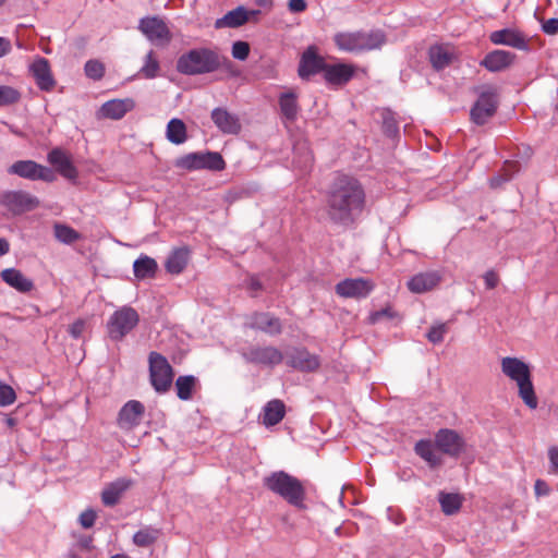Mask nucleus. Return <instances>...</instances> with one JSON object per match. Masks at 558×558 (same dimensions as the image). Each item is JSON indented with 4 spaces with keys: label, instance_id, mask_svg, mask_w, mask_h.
<instances>
[{
    "label": "nucleus",
    "instance_id": "f257e3e1",
    "mask_svg": "<svg viewBox=\"0 0 558 558\" xmlns=\"http://www.w3.org/2000/svg\"><path fill=\"white\" fill-rule=\"evenodd\" d=\"M365 193L353 177L340 174L332 182L327 195V214L336 223L348 226L361 213Z\"/></svg>",
    "mask_w": 558,
    "mask_h": 558
},
{
    "label": "nucleus",
    "instance_id": "f03ea898",
    "mask_svg": "<svg viewBox=\"0 0 558 558\" xmlns=\"http://www.w3.org/2000/svg\"><path fill=\"white\" fill-rule=\"evenodd\" d=\"M501 372L518 387V395L523 403L534 410L538 405V399L532 383L530 366L518 357L506 356L501 359Z\"/></svg>",
    "mask_w": 558,
    "mask_h": 558
},
{
    "label": "nucleus",
    "instance_id": "7ed1b4c3",
    "mask_svg": "<svg viewBox=\"0 0 558 558\" xmlns=\"http://www.w3.org/2000/svg\"><path fill=\"white\" fill-rule=\"evenodd\" d=\"M333 43L340 51L360 53L379 49L386 43V36L380 29L339 32L335 34Z\"/></svg>",
    "mask_w": 558,
    "mask_h": 558
},
{
    "label": "nucleus",
    "instance_id": "20e7f679",
    "mask_svg": "<svg viewBox=\"0 0 558 558\" xmlns=\"http://www.w3.org/2000/svg\"><path fill=\"white\" fill-rule=\"evenodd\" d=\"M221 66V57L209 48L192 49L177 61L178 72L185 75H197L217 71Z\"/></svg>",
    "mask_w": 558,
    "mask_h": 558
},
{
    "label": "nucleus",
    "instance_id": "39448f33",
    "mask_svg": "<svg viewBox=\"0 0 558 558\" xmlns=\"http://www.w3.org/2000/svg\"><path fill=\"white\" fill-rule=\"evenodd\" d=\"M264 485L291 506L304 508L305 488L299 478L284 471H277L264 478Z\"/></svg>",
    "mask_w": 558,
    "mask_h": 558
},
{
    "label": "nucleus",
    "instance_id": "423d86ee",
    "mask_svg": "<svg viewBox=\"0 0 558 558\" xmlns=\"http://www.w3.org/2000/svg\"><path fill=\"white\" fill-rule=\"evenodd\" d=\"M477 99L471 108L470 119L477 125H484L497 112L499 106V89L492 84L474 88Z\"/></svg>",
    "mask_w": 558,
    "mask_h": 558
},
{
    "label": "nucleus",
    "instance_id": "0eeeda50",
    "mask_svg": "<svg viewBox=\"0 0 558 558\" xmlns=\"http://www.w3.org/2000/svg\"><path fill=\"white\" fill-rule=\"evenodd\" d=\"M149 380L158 393H166L170 390L174 372L168 360L158 352H150L148 355Z\"/></svg>",
    "mask_w": 558,
    "mask_h": 558
},
{
    "label": "nucleus",
    "instance_id": "6e6552de",
    "mask_svg": "<svg viewBox=\"0 0 558 558\" xmlns=\"http://www.w3.org/2000/svg\"><path fill=\"white\" fill-rule=\"evenodd\" d=\"M138 323V313L131 306H122L107 322L108 336L113 341H121Z\"/></svg>",
    "mask_w": 558,
    "mask_h": 558
},
{
    "label": "nucleus",
    "instance_id": "1a4fd4ad",
    "mask_svg": "<svg viewBox=\"0 0 558 558\" xmlns=\"http://www.w3.org/2000/svg\"><path fill=\"white\" fill-rule=\"evenodd\" d=\"M8 172L32 181L40 180L44 182H53L57 179L52 169L39 165L34 160L15 161L9 167Z\"/></svg>",
    "mask_w": 558,
    "mask_h": 558
},
{
    "label": "nucleus",
    "instance_id": "9d476101",
    "mask_svg": "<svg viewBox=\"0 0 558 558\" xmlns=\"http://www.w3.org/2000/svg\"><path fill=\"white\" fill-rule=\"evenodd\" d=\"M29 73L40 90L50 93L54 89L57 81L46 58L37 56L29 64Z\"/></svg>",
    "mask_w": 558,
    "mask_h": 558
},
{
    "label": "nucleus",
    "instance_id": "9b49d317",
    "mask_svg": "<svg viewBox=\"0 0 558 558\" xmlns=\"http://www.w3.org/2000/svg\"><path fill=\"white\" fill-rule=\"evenodd\" d=\"M375 284L366 278H348L338 282L335 287L336 293L344 299L366 298L374 289Z\"/></svg>",
    "mask_w": 558,
    "mask_h": 558
},
{
    "label": "nucleus",
    "instance_id": "f8f14e48",
    "mask_svg": "<svg viewBox=\"0 0 558 558\" xmlns=\"http://www.w3.org/2000/svg\"><path fill=\"white\" fill-rule=\"evenodd\" d=\"M436 447L445 454L457 458L464 450V439L453 429L441 428L435 435Z\"/></svg>",
    "mask_w": 558,
    "mask_h": 558
},
{
    "label": "nucleus",
    "instance_id": "ddd939ff",
    "mask_svg": "<svg viewBox=\"0 0 558 558\" xmlns=\"http://www.w3.org/2000/svg\"><path fill=\"white\" fill-rule=\"evenodd\" d=\"M138 28L150 41L157 45H167L172 37L167 24L156 16L142 19Z\"/></svg>",
    "mask_w": 558,
    "mask_h": 558
},
{
    "label": "nucleus",
    "instance_id": "4468645a",
    "mask_svg": "<svg viewBox=\"0 0 558 558\" xmlns=\"http://www.w3.org/2000/svg\"><path fill=\"white\" fill-rule=\"evenodd\" d=\"M144 414V404L137 400H130L119 411L117 424L123 430H132L141 424Z\"/></svg>",
    "mask_w": 558,
    "mask_h": 558
},
{
    "label": "nucleus",
    "instance_id": "2eb2a0df",
    "mask_svg": "<svg viewBox=\"0 0 558 558\" xmlns=\"http://www.w3.org/2000/svg\"><path fill=\"white\" fill-rule=\"evenodd\" d=\"M326 65V60L317 53L316 47L310 46L301 57L298 72L300 77L305 80L317 73H324Z\"/></svg>",
    "mask_w": 558,
    "mask_h": 558
},
{
    "label": "nucleus",
    "instance_id": "dca6fc26",
    "mask_svg": "<svg viewBox=\"0 0 558 558\" xmlns=\"http://www.w3.org/2000/svg\"><path fill=\"white\" fill-rule=\"evenodd\" d=\"M355 72V69L351 64L347 63H327L324 71V80L327 84L339 87L345 85L351 81Z\"/></svg>",
    "mask_w": 558,
    "mask_h": 558
},
{
    "label": "nucleus",
    "instance_id": "f3484780",
    "mask_svg": "<svg viewBox=\"0 0 558 558\" xmlns=\"http://www.w3.org/2000/svg\"><path fill=\"white\" fill-rule=\"evenodd\" d=\"M495 45H506L519 50L527 49V41L522 33L511 28L495 31L489 35Z\"/></svg>",
    "mask_w": 558,
    "mask_h": 558
},
{
    "label": "nucleus",
    "instance_id": "a211bd4d",
    "mask_svg": "<svg viewBox=\"0 0 558 558\" xmlns=\"http://www.w3.org/2000/svg\"><path fill=\"white\" fill-rule=\"evenodd\" d=\"M250 362L264 364L268 366L278 365L282 362L283 355L281 351L274 347H256L250 349L245 354Z\"/></svg>",
    "mask_w": 558,
    "mask_h": 558
},
{
    "label": "nucleus",
    "instance_id": "6ab92c4d",
    "mask_svg": "<svg viewBox=\"0 0 558 558\" xmlns=\"http://www.w3.org/2000/svg\"><path fill=\"white\" fill-rule=\"evenodd\" d=\"M211 120L225 134L236 135L241 131V123L236 116L223 108H215L211 111Z\"/></svg>",
    "mask_w": 558,
    "mask_h": 558
},
{
    "label": "nucleus",
    "instance_id": "aec40b11",
    "mask_svg": "<svg viewBox=\"0 0 558 558\" xmlns=\"http://www.w3.org/2000/svg\"><path fill=\"white\" fill-rule=\"evenodd\" d=\"M134 108L135 101L132 98L111 99L100 107V114L107 119L120 120Z\"/></svg>",
    "mask_w": 558,
    "mask_h": 558
},
{
    "label": "nucleus",
    "instance_id": "412c9836",
    "mask_svg": "<svg viewBox=\"0 0 558 558\" xmlns=\"http://www.w3.org/2000/svg\"><path fill=\"white\" fill-rule=\"evenodd\" d=\"M441 280L438 271L420 272L413 276L407 283L408 289L413 293H425L436 288Z\"/></svg>",
    "mask_w": 558,
    "mask_h": 558
},
{
    "label": "nucleus",
    "instance_id": "4be33fe9",
    "mask_svg": "<svg viewBox=\"0 0 558 558\" xmlns=\"http://www.w3.org/2000/svg\"><path fill=\"white\" fill-rule=\"evenodd\" d=\"M4 203L16 214L32 210L39 205V201L35 196L22 191L4 195Z\"/></svg>",
    "mask_w": 558,
    "mask_h": 558
},
{
    "label": "nucleus",
    "instance_id": "5701e85b",
    "mask_svg": "<svg viewBox=\"0 0 558 558\" xmlns=\"http://www.w3.org/2000/svg\"><path fill=\"white\" fill-rule=\"evenodd\" d=\"M48 161L56 167L57 171L69 180L77 178V170L69 156L60 148H54L48 154Z\"/></svg>",
    "mask_w": 558,
    "mask_h": 558
},
{
    "label": "nucleus",
    "instance_id": "b1692460",
    "mask_svg": "<svg viewBox=\"0 0 558 558\" xmlns=\"http://www.w3.org/2000/svg\"><path fill=\"white\" fill-rule=\"evenodd\" d=\"M289 364L301 372H314L319 365V357L305 349H296L289 356Z\"/></svg>",
    "mask_w": 558,
    "mask_h": 558
},
{
    "label": "nucleus",
    "instance_id": "393cba45",
    "mask_svg": "<svg viewBox=\"0 0 558 558\" xmlns=\"http://www.w3.org/2000/svg\"><path fill=\"white\" fill-rule=\"evenodd\" d=\"M132 481L128 478H118L106 486L101 493V501L105 506L112 507L117 505L121 496L131 487Z\"/></svg>",
    "mask_w": 558,
    "mask_h": 558
},
{
    "label": "nucleus",
    "instance_id": "a878e982",
    "mask_svg": "<svg viewBox=\"0 0 558 558\" xmlns=\"http://www.w3.org/2000/svg\"><path fill=\"white\" fill-rule=\"evenodd\" d=\"M514 57L513 53L506 50H494L486 54L481 65L485 66L490 72H498L509 66L513 62Z\"/></svg>",
    "mask_w": 558,
    "mask_h": 558
},
{
    "label": "nucleus",
    "instance_id": "bb28decb",
    "mask_svg": "<svg viewBox=\"0 0 558 558\" xmlns=\"http://www.w3.org/2000/svg\"><path fill=\"white\" fill-rule=\"evenodd\" d=\"M0 277L7 284L23 293L29 292L34 288L33 281L15 268L3 269Z\"/></svg>",
    "mask_w": 558,
    "mask_h": 558
},
{
    "label": "nucleus",
    "instance_id": "cd10ccee",
    "mask_svg": "<svg viewBox=\"0 0 558 558\" xmlns=\"http://www.w3.org/2000/svg\"><path fill=\"white\" fill-rule=\"evenodd\" d=\"M251 327L269 335H279L282 330L280 319L269 313H255L252 316Z\"/></svg>",
    "mask_w": 558,
    "mask_h": 558
},
{
    "label": "nucleus",
    "instance_id": "c85d7f7f",
    "mask_svg": "<svg viewBox=\"0 0 558 558\" xmlns=\"http://www.w3.org/2000/svg\"><path fill=\"white\" fill-rule=\"evenodd\" d=\"M286 415V405L279 399L270 400L266 403L262 414V423L269 427L279 424Z\"/></svg>",
    "mask_w": 558,
    "mask_h": 558
},
{
    "label": "nucleus",
    "instance_id": "c756f323",
    "mask_svg": "<svg viewBox=\"0 0 558 558\" xmlns=\"http://www.w3.org/2000/svg\"><path fill=\"white\" fill-rule=\"evenodd\" d=\"M190 260V250L186 246L174 248L168 256L165 267L171 275L181 274Z\"/></svg>",
    "mask_w": 558,
    "mask_h": 558
},
{
    "label": "nucleus",
    "instance_id": "7c9ffc66",
    "mask_svg": "<svg viewBox=\"0 0 558 558\" xmlns=\"http://www.w3.org/2000/svg\"><path fill=\"white\" fill-rule=\"evenodd\" d=\"M248 21L247 11L239 7L232 11H229L223 17L218 19L215 23L216 28L222 27H239L245 24Z\"/></svg>",
    "mask_w": 558,
    "mask_h": 558
},
{
    "label": "nucleus",
    "instance_id": "2f4dec72",
    "mask_svg": "<svg viewBox=\"0 0 558 558\" xmlns=\"http://www.w3.org/2000/svg\"><path fill=\"white\" fill-rule=\"evenodd\" d=\"M167 140L175 145L183 144L187 140L185 123L178 118L171 119L167 124Z\"/></svg>",
    "mask_w": 558,
    "mask_h": 558
},
{
    "label": "nucleus",
    "instance_id": "473e14b6",
    "mask_svg": "<svg viewBox=\"0 0 558 558\" xmlns=\"http://www.w3.org/2000/svg\"><path fill=\"white\" fill-rule=\"evenodd\" d=\"M429 60L436 70H441L448 66L453 58L452 52L448 47L436 45L429 48Z\"/></svg>",
    "mask_w": 558,
    "mask_h": 558
},
{
    "label": "nucleus",
    "instance_id": "72a5a7b5",
    "mask_svg": "<svg viewBox=\"0 0 558 558\" xmlns=\"http://www.w3.org/2000/svg\"><path fill=\"white\" fill-rule=\"evenodd\" d=\"M157 268L156 260L148 256L137 258L133 264L134 276L138 279L154 277Z\"/></svg>",
    "mask_w": 558,
    "mask_h": 558
},
{
    "label": "nucleus",
    "instance_id": "f704fd0d",
    "mask_svg": "<svg viewBox=\"0 0 558 558\" xmlns=\"http://www.w3.org/2000/svg\"><path fill=\"white\" fill-rule=\"evenodd\" d=\"M279 106L281 113L286 119L293 121L299 111L298 96L293 92L281 94L279 97Z\"/></svg>",
    "mask_w": 558,
    "mask_h": 558
},
{
    "label": "nucleus",
    "instance_id": "c9c22d12",
    "mask_svg": "<svg viewBox=\"0 0 558 558\" xmlns=\"http://www.w3.org/2000/svg\"><path fill=\"white\" fill-rule=\"evenodd\" d=\"M415 452L425 460L432 468L441 464V459L436 454L434 447L429 440H420L415 445Z\"/></svg>",
    "mask_w": 558,
    "mask_h": 558
},
{
    "label": "nucleus",
    "instance_id": "e433bc0d",
    "mask_svg": "<svg viewBox=\"0 0 558 558\" xmlns=\"http://www.w3.org/2000/svg\"><path fill=\"white\" fill-rule=\"evenodd\" d=\"M196 378L193 375L179 376L175 380L177 396L183 401L192 399L196 386Z\"/></svg>",
    "mask_w": 558,
    "mask_h": 558
},
{
    "label": "nucleus",
    "instance_id": "4c0bfd02",
    "mask_svg": "<svg viewBox=\"0 0 558 558\" xmlns=\"http://www.w3.org/2000/svg\"><path fill=\"white\" fill-rule=\"evenodd\" d=\"M463 498L459 494H439V504L445 514L451 515L458 512L462 506Z\"/></svg>",
    "mask_w": 558,
    "mask_h": 558
},
{
    "label": "nucleus",
    "instance_id": "58836bf2",
    "mask_svg": "<svg viewBox=\"0 0 558 558\" xmlns=\"http://www.w3.org/2000/svg\"><path fill=\"white\" fill-rule=\"evenodd\" d=\"M54 238L63 244H72L81 240L82 235L72 227L64 223L53 226Z\"/></svg>",
    "mask_w": 558,
    "mask_h": 558
},
{
    "label": "nucleus",
    "instance_id": "ea45409f",
    "mask_svg": "<svg viewBox=\"0 0 558 558\" xmlns=\"http://www.w3.org/2000/svg\"><path fill=\"white\" fill-rule=\"evenodd\" d=\"M203 153H191L175 160V167L185 170L203 169Z\"/></svg>",
    "mask_w": 558,
    "mask_h": 558
},
{
    "label": "nucleus",
    "instance_id": "a19ab883",
    "mask_svg": "<svg viewBox=\"0 0 558 558\" xmlns=\"http://www.w3.org/2000/svg\"><path fill=\"white\" fill-rule=\"evenodd\" d=\"M159 537V531L153 527H145L137 531L133 536L136 546L146 547L154 544Z\"/></svg>",
    "mask_w": 558,
    "mask_h": 558
},
{
    "label": "nucleus",
    "instance_id": "79ce46f5",
    "mask_svg": "<svg viewBox=\"0 0 558 558\" xmlns=\"http://www.w3.org/2000/svg\"><path fill=\"white\" fill-rule=\"evenodd\" d=\"M22 98L21 92L9 85H0V107L17 104Z\"/></svg>",
    "mask_w": 558,
    "mask_h": 558
},
{
    "label": "nucleus",
    "instance_id": "37998d69",
    "mask_svg": "<svg viewBox=\"0 0 558 558\" xmlns=\"http://www.w3.org/2000/svg\"><path fill=\"white\" fill-rule=\"evenodd\" d=\"M203 169H209L214 171H221L226 168V162L222 156L216 151L203 153Z\"/></svg>",
    "mask_w": 558,
    "mask_h": 558
},
{
    "label": "nucleus",
    "instance_id": "c03bdc74",
    "mask_svg": "<svg viewBox=\"0 0 558 558\" xmlns=\"http://www.w3.org/2000/svg\"><path fill=\"white\" fill-rule=\"evenodd\" d=\"M159 71V62L154 56V52L150 51L146 54L145 63L141 69V74L145 78H154L157 76Z\"/></svg>",
    "mask_w": 558,
    "mask_h": 558
},
{
    "label": "nucleus",
    "instance_id": "a18cd8bd",
    "mask_svg": "<svg viewBox=\"0 0 558 558\" xmlns=\"http://www.w3.org/2000/svg\"><path fill=\"white\" fill-rule=\"evenodd\" d=\"M85 74L93 80H100L105 74V66L97 60H89L85 63Z\"/></svg>",
    "mask_w": 558,
    "mask_h": 558
},
{
    "label": "nucleus",
    "instance_id": "49530a36",
    "mask_svg": "<svg viewBox=\"0 0 558 558\" xmlns=\"http://www.w3.org/2000/svg\"><path fill=\"white\" fill-rule=\"evenodd\" d=\"M448 331V326L446 323H441L435 326H432L428 330L426 337L432 343H440L444 340L445 335Z\"/></svg>",
    "mask_w": 558,
    "mask_h": 558
},
{
    "label": "nucleus",
    "instance_id": "de8ad7c7",
    "mask_svg": "<svg viewBox=\"0 0 558 558\" xmlns=\"http://www.w3.org/2000/svg\"><path fill=\"white\" fill-rule=\"evenodd\" d=\"M16 399L15 391L9 385L0 383V405L7 407L12 404Z\"/></svg>",
    "mask_w": 558,
    "mask_h": 558
},
{
    "label": "nucleus",
    "instance_id": "09e8293b",
    "mask_svg": "<svg viewBox=\"0 0 558 558\" xmlns=\"http://www.w3.org/2000/svg\"><path fill=\"white\" fill-rule=\"evenodd\" d=\"M248 54L250 45L246 41L239 40L232 45V57L234 59L244 61L247 59Z\"/></svg>",
    "mask_w": 558,
    "mask_h": 558
},
{
    "label": "nucleus",
    "instance_id": "8fccbe9b",
    "mask_svg": "<svg viewBox=\"0 0 558 558\" xmlns=\"http://www.w3.org/2000/svg\"><path fill=\"white\" fill-rule=\"evenodd\" d=\"M504 170L507 172L505 177H496L490 180L492 187L499 186L502 182L509 180L512 175V172L518 171L517 162H506Z\"/></svg>",
    "mask_w": 558,
    "mask_h": 558
},
{
    "label": "nucleus",
    "instance_id": "3c124183",
    "mask_svg": "<svg viewBox=\"0 0 558 558\" xmlns=\"http://www.w3.org/2000/svg\"><path fill=\"white\" fill-rule=\"evenodd\" d=\"M97 518V513L93 509H87L83 511L80 515V524L84 529H89L95 524Z\"/></svg>",
    "mask_w": 558,
    "mask_h": 558
},
{
    "label": "nucleus",
    "instance_id": "603ef678",
    "mask_svg": "<svg viewBox=\"0 0 558 558\" xmlns=\"http://www.w3.org/2000/svg\"><path fill=\"white\" fill-rule=\"evenodd\" d=\"M85 326V320L80 318L69 326L68 331L71 335V337H73L74 339H78L83 335Z\"/></svg>",
    "mask_w": 558,
    "mask_h": 558
},
{
    "label": "nucleus",
    "instance_id": "864d4df0",
    "mask_svg": "<svg viewBox=\"0 0 558 558\" xmlns=\"http://www.w3.org/2000/svg\"><path fill=\"white\" fill-rule=\"evenodd\" d=\"M383 130L388 136H395L398 133V125L393 118L384 117Z\"/></svg>",
    "mask_w": 558,
    "mask_h": 558
},
{
    "label": "nucleus",
    "instance_id": "5fc2aeb1",
    "mask_svg": "<svg viewBox=\"0 0 558 558\" xmlns=\"http://www.w3.org/2000/svg\"><path fill=\"white\" fill-rule=\"evenodd\" d=\"M93 549V538L92 537H82L71 550H75L80 554V551H90Z\"/></svg>",
    "mask_w": 558,
    "mask_h": 558
},
{
    "label": "nucleus",
    "instance_id": "6e6d98bb",
    "mask_svg": "<svg viewBox=\"0 0 558 558\" xmlns=\"http://www.w3.org/2000/svg\"><path fill=\"white\" fill-rule=\"evenodd\" d=\"M542 29L545 34L556 35L558 34V19H548L542 25Z\"/></svg>",
    "mask_w": 558,
    "mask_h": 558
},
{
    "label": "nucleus",
    "instance_id": "4d7b16f0",
    "mask_svg": "<svg viewBox=\"0 0 558 558\" xmlns=\"http://www.w3.org/2000/svg\"><path fill=\"white\" fill-rule=\"evenodd\" d=\"M484 281L487 289H494L499 283V277L494 270H488L484 275Z\"/></svg>",
    "mask_w": 558,
    "mask_h": 558
},
{
    "label": "nucleus",
    "instance_id": "13d9d810",
    "mask_svg": "<svg viewBox=\"0 0 558 558\" xmlns=\"http://www.w3.org/2000/svg\"><path fill=\"white\" fill-rule=\"evenodd\" d=\"M548 459L554 473H558V447L551 446L548 449Z\"/></svg>",
    "mask_w": 558,
    "mask_h": 558
},
{
    "label": "nucleus",
    "instance_id": "bf43d9fd",
    "mask_svg": "<svg viewBox=\"0 0 558 558\" xmlns=\"http://www.w3.org/2000/svg\"><path fill=\"white\" fill-rule=\"evenodd\" d=\"M289 9L292 12H303L306 9L305 0H289Z\"/></svg>",
    "mask_w": 558,
    "mask_h": 558
},
{
    "label": "nucleus",
    "instance_id": "052dcab7",
    "mask_svg": "<svg viewBox=\"0 0 558 558\" xmlns=\"http://www.w3.org/2000/svg\"><path fill=\"white\" fill-rule=\"evenodd\" d=\"M535 494L537 496H543V495H548L549 494V487L548 485L546 484V482L542 481V480H537L535 482Z\"/></svg>",
    "mask_w": 558,
    "mask_h": 558
},
{
    "label": "nucleus",
    "instance_id": "680f3d73",
    "mask_svg": "<svg viewBox=\"0 0 558 558\" xmlns=\"http://www.w3.org/2000/svg\"><path fill=\"white\" fill-rule=\"evenodd\" d=\"M11 41L5 37H0V58L11 51Z\"/></svg>",
    "mask_w": 558,
    "mask_h": 558
},
{
    "label": "nucleus",
    "instance_id": "e2e57ef3",
    "mask_svg": "<svg viewBox=\"0 0 558 558\" xmlns=\"http://www.w3.org/2000/svg\"><path fill=\"white\" fill-rule=\"evenodd\" d=\"M384 316H389L390 317V313H389L388 308H385V310H381V311L373 313L371 315V320H372V323H376V322H378Z\"/></svg>",
    "mask_w": 558,
    "mask_h": 558
},
{
    "label": "nucleus",
    "instance_id": "0e129e2a",
    "mask_svg": "<svg viewBox=\"0 0 558 558\" xmlns=\"http://www.w3.org/2000/svg\"><path fill=\"white\" fill-rule=\"evenodd\" d=\"M248 289L252 292H258L259 290H262V283L257 278L252 277L248 281Z\"/></svg>",
    "mask_w": 558,
    "mask_h": 558
},
{
    "label": "nucleus",
    "instance_id": "69168bd1",
    "mask_svg": "<svg viewBox=\"0 0 558 558\" xmlns=\"http://www.w3.org/2000/svg\"><path fill=\"white\" fill-rule=\"evenodd\" d=\"M9 251L10 243L4 238H0V256L8 254Z\"/></svg>",
    "mask_w": 558,
    "mask_h": 558
},
{
    "label": "nucleus",
    "instance_id": "338daca9",
    "mask_svg": "<svg viewBox=\"0 0 558 558\" xmlns=\"http://www.w3.org/2000/svg\"><path fill=\"white\" fill-rule=\"evenodd\" d=\"M110 558H131V557H129L124 554H117V555L111 556Z\"/></svg>",
    "mask_w": 558,
    "mask_h": 558
},
{
    "label": "nucleus",
    "instance_id": "774afa93",
    "mask_svg": "<svg viewBox=\"0 0 558 558\" xmlns=\"http://www.w3.org/2000/svg\"><path fill=\"white\" fill-rule=\"evenodd\" d=\"M7 424H8L9 426H13V425L15 424L14 418L8 417V418H7Z\"/></svg>",
    "mask_w": 558,
    "mask_h": 558
}]
</instances>
